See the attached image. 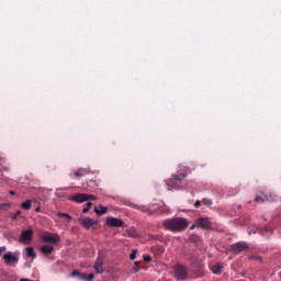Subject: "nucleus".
I'll return each mask as SVG.
<instances>
[{
  "label": "nucleus",
  "mask_w": 281,
  "mask_h": 281,
  "mask_svg": "<svg viewBox=\"0 0 281 281\" xmlns=\"http://www.w3.org/2000/svg\"><path fill=\"white\" fill-rule=\"evenodd\" d=\"M162 226L169 232H183L188 227V220L183 217L165 220Z\"/></svg>",
  "instance_id": "nucleus-1"
},
{
  "label": "nucleus",
  "mask_w": 281,
  "mask_h": 281,
  "mask_svg": "<svg viewBox=\"0 0 281 281\" xmlns=\"http://www.w3.org/2000/svg\"><path fill=\"white\" fill-rule=\"evenodd\" d=\"M187 177L186 173H173L171 178L167 180L168 188L171 190H179L181 182H183Z\"/></svg>",
  "instance_id": "nucleus-2"
},
{
  "label": "nucleus",
  "mask_w": 281,
  "mask_h": 281,
  "mask_svg": "<svg viewBox=\"0 0 281 281\" xmlns=\"http://www.w3.org/2000/svg\"><path fill=\"white\" fill-rule=\"evenodd\" d=\"M173 277L178 281L188 280V268L183 265L177 263L173 266Z\"/></svg>",
  "instance_id": "nucleus-3"
},
{
  "label": "nucleus",
  "mask_w": 281,
  "mask_h": 281,
  "mask_svg": "<svg viewBox=\"0 0 281 281\" xmlns=\"http://www.w3.org/2000/svg\"><path fill=\"white\" fill-rule=\"evenodd\" d=\"M105 256H106V252H104L102 250H99L98 258H97L95 263H94L95 273H104L103 265H104Z\"/></svg>",
  "instance_id": "nucleus-4"
},
{
  "label": "nucleus",
  "mask_w": 281,
  "mask_h": 281,
  "mask_svg": "<svg viewBox=\"0 0 281 281\" xmlns=\"http://www.w3.org/2000/svg\"><path fill=\"white\" fill-rule=\"evenodd\" d=\"M70 201H74L75 203H85V201H98V198L87 193H78L70 198Z\"/></svg>",
  "instance_id": "nucleus-5"
},
{
  "label": "nucleus",
  "mask_w": 281,
  "mask_h": 281,
  "mask_svg": "<svg viewBox=\"0 0 281 281\" xmlns=\"http://www.w3.org/2000/svg\"><path fill=\"white\" fill-rule=\"evenodd\" d=\"M43 243H49V245H58L60 243V236L54 233H47L42 237Z\"/></svg>",
  "instance_id": "nucleus-6"
},
{
  "label": "nucleus",
  "mask_w": 281,
  "mask_h": 281,
  "mask_svg": "<svg viewBox=\"0 0 281 281\" xmlns=\"http://www.w3.org/2000/svg\"><path fill=\"white\" fill-rule=\"evenodd\" d=\"M249 246L245 241H239L231 246V251L233 254H243V251H247Z\"/></svg>",
  "instance_id": "nucleus-7"
},
{
  "label": "nucleus",
  "mask_w": 281,
  "mask_h": 281,
  "mask_svg": "<svg viewBox=\"0 0 281 281\" xmlns=\"http://www.w3.org/2000/svg\"><path fill=\"white\" fill-rule=\"evenodd\" d=\"M195 226L200 227V229H210L212 224L210 223V218L207 217H200L195 221Z\"/></svg>",
  "instance_id": "nucleus-8"
},
{
  "label": "nucleus",
  "mask_w": 281,
  "mask_h": 281,
  "mask_svg": "<svg viewBox=\"0 0 281 281\" xmlns=\"http://www.w3.org/2000/svg\"><path fill=\"white\" fill-rule=\"evenodd\" d=\"M105 223L109 227H122L124 225V221L117 217H106Z\"/></svg>",
  "instance_id": "nucleus-9"
},
{
  "label": "nucleus",
  "mask_w": 281,
  "mask_h": 281,
  "mask_svg": "<svg viewBox=\"0 0 281 281\" xmlns=\"http://www.w3.org/2000/svg\"><path fill=\"white\" fill-rule=\"evenodd\" d=\"M33 236H34V232L32 229L24 231L20 235V241L30 243Z\"/></svg>",
  "instance_id": "nucleus-10"
},
{
  "label": "nucleus",
  "mask_w": 281,
  "mask_h": 281,
  "mask_svg": "<svg viewBox=\"0 0 281 281\" xmlns=\"http://www.w3.org/2000/svg\"><path fill=\"white\" fill-rule=\"evenodd\" d=\"M3 258L5 260V265H14V262H19V258L12 252L4 254Z\"/></svg>",
  "instance_id": "nucleus-11"
},
{
  "label": "nucleus",
  "mask_w": 281,
  "mask_h": 281,
  "mask_svg": "<svg viewBox=\"0 0 281 281\" xmlns=\"http://www.w3.org/2000/svg\"><path fill=\"white\" fill-rule=\"evenodd\" d=\"M81 225L85 227V229H90V227H93V225H98V221L91 217H87L81 222Z\"/></svg>",
  "instance_id": "nucleus-12"
},
{
  "label": "nucleus",
  "mask_w": 281,
  "mask_h": 281,
  "mask_svg": "<svg viewBox=\"0 0 281 281\" xmlns=\"http://www.w3.org/2000/svg\"><path fill=\"white\" fill-rule=\"evenodd\" d=\"M90 173H91V169L89 167H87V168H79L75 172V177H86V175H90Z\"/></svg>",
  "instance_id": "nucleus-13"
},
{
  "label": "nucleus",
  "mask_w": 281,
  "mask_h": 281,
  "mask_svg": "<svg viewBox=\"0 0 281 281\" xmlns=\"http://www.w3.org/2000/svg\"><path fill=\"white\" fill-rule=\"evenodd\" d=\"M127 205H131V207H135L136 210H139L140 212L151 214L150 209L146 205H136V204H133V203H127Z\"/></svg>",
  "instance_id": "nucleus-14"
},
{
  "label": "nucleus",
  "mask_w": 281,
  "mask_h": 281,
  "mask_svg": "<svg viewBox=\"0 0 281 281\" xmlns=\"http://www.w3.org/2000/svg\"><path fill=\"white\" fill-rule=\"evenodd\" d=\"M94 212L99 216H102V215L106 214V212H109V209L106 206L99 205V207L98 206L94 207Z\"/></svg>",
  "instance_id": "nucleus-15"
},
{
  "label": "nucleus",
  "mask_w": 281,
  "mask_h": 281,
  "mask_svg": "<svg viewBox=\"0 0 281 281\" xmlns=\"http://www.w3.org/2000/svg\"><path fill=\"white\" fill-rule=\"evenodd\" d=\"M70 278H79V280H87V276L86 274H81L79 270H74L70 273Z\"/></svg>",
  "instance_id": "nucleus-16"
},
{
  "label": "nucleus",
  "mask_w": 281,
  "mask_h": 281,
  "mask_svg": "<svg viewBox=\"0 0 281 281\" xmlns=\"http://www.w3.org/2000/svg\"><path fill=\"white\" fill-rule=\"evenodd\" d=\"M41 251H42V254H47V255L54 254V247H52L49 245H44V246H42Z\"/></svg>",
  "instance_id": "nucleus-17"
},
{
  "label": "nucleus",
  "mask_w": 281,
  "mask_h": 281,
  "mask_svg": "<svg viewBox=\"0 0 281 281\" xmlns=\"http://www.w3.org/2000/svg\"><path fill=\"white\" fill-rule=\"evenodd\" d=\"M26 256H27V258H36V251H34L33 247L26 248Z\"/></svg>",
  "instance_id": "nucleus-18"
},
{
  "label": "nucleus",
  "mask_w": 281,
  "mask_h": 281,
  "mask_svg": "<svg viewBox=\"0 0 281 281\" xmlns=\"http://www.w3.org/2000/svg\"><path fill=\"white\" fill-rule=\"evenodd\" d=\"M212 271L215 274H218L223 271V266H221L220 263H216L215 266L212 267Z\"/></svg>",
  "instance_id": "nucleus-19"
},
{
  "label": "nucleus",
  "mask_w": 281,
  "mask_h": 281,
  "mask_svg": "<svg viewBox=\"0 0 281 281\" xmlns=\"http://www.w3.org/2000/svg\"><path fill=\"white\" fill-rule=\"evenodd\" d=\"M30 207H32V200H26L25 202L22 203L23 210H30Z\"/></svg>",
  "instance_id": "nucleus-20"
},
{
  "label": "nucleus",
  "mask_w": 281,
  "mask_h": 281,
  "mask_svg": "<svg viewBox=\"0 0 281 281\" xmlns=\"http://www.w3.org/2000/svg\"><path fill=\"white\" fill-rule=\"evenodd\" d=\"M256 203H265V201H269V196H260V195H257L256 199H255Z\"/></svg>",
  "instance_id": "nucleus-21"
},
{
  "label": "nucleus",
  "mask_w": 281,
  "mask_h": 281,
  "mask_svg": "<svg viewBox=\"0 0 281 281\" xmlns=\"http://www.w3.org/2000/svg\"><path fill=\"white\" fill-rule=\"evenodd\" d=\"M57 216H60V218H67V221H71V215L67 214V213H57Z\"/></svg>",
  "instance_id": "nucleus-22"
},
{
  "label": "nucleus",
  "mask_w": 281,
  "mask_h": 281,
  "mask_svg": "<svg viewBox=\"0 0 281 281\" xmlns=\"http://www.w3.org/2000/svg\"><path fill=\"white\" fill-rule=\"evenodd\" d=\"M21 215V211H16L15 214L14 213H11V218L12 221H16V217Z\"/></svg>",
  "instance_id": "nucleus-23"
},
{
  "label": "nucleus",
  "mask_w": 281,
  "mask_h": 281,
  "mask_svg": "<svg viewBox=\"0 0 281 281\" xmlns=\"http://www.w3.org/2000/svg\"><path fill=\"white\" fill-rule=\"evenodd\" d=\"M133 269H134L135 273H137L139 271V261L134 262Z\"/></svg>",
  "instance_id": "nucleus-24"
},
{
  "label": "nucleus",
  "mask_w": 281,
  "mask_h": 281,
  "mask_svg": "<svg viewBox=\"0 0 281 281\" xmlns=\"http://www.w3.org/2000/svg\"><path fill=\"white\" fill-rule=\"evenodd\" d=\"M145 262H151L153 261V257L150 255L144 256L143 257Z\"/></svg>",
  "instance_id": "nucleus-25"
},
{
  "label": "nucleus",
  "mask_w": 281,
  "mask_h": 281,
  "mask_svg": "<svg viewBox=\"0 0 281 281\" xmlns=\"http://www.w3.org/2000/svg\"><path fill=\"white\" fill-rule=\"evenodd\" d=\"M8 207H10V203H2L0 204V210H8Z\"/></svg>",
  "instance_id": "nucleus-26"
},
{
  "label": "nucleus",
  "mask_w": 281,
  "mask_h": 281,
  "mask_svg": "<svg viewBox=\"0 0 281 281\" xmlns=\"http://www.w3.org/2000/svg\"><path fill=\"white\" fill-rule=\"evenodd\" d=\"M131 260H135L137 258V250H133L132 254L130 255Z\"/></svg>",
  "instance_id": "nucleus-27"
},
{
  "label": "nucleus",
  "mask_w": 281,
  "mask_h": 281,
  "mask_svg": "<svg viewBox=\"0 0 281 281\" xmlns=\"http://www.w3.org/2000/svg\"><path fill=\"white\" fill-rule=\"evenodd\" d=\"M202 202L204 203V205H207V206L212 205V200L210 199H203Z\"/></svg>",
  "instance_id": "nucleus-28"
},
{
  "label": "nucleus",
  "mask_w": 281,
  "mask_h": 281,
  "mask_svg": "<svg viewBox=\"0 0 281 281\" xmlns=\"http://www.w3.org/2000/svg\"><path fill=\"white\" fill-rule=\"evenodd\" d=\"M95 278V276L93 273L89 274L88 277H86L85 280L91 281Z\"/></svg>",
  "instance_id": "nucleus-29"
},
{
  "label": "nucleus",
  "mask_w": 281,
  "mask_h": 281,
  "mask_svg": "<svg viewBox=\"0 0 281 281\" xmlns=\"http://www.w3.org/2000/svg\"><path fill=\"white\" fill-rule=\"evenodd\" d=\"M278 196L276 194H270V196L268 198L269 201H276Z\"/></svg>",
  "instance_id": "nucleus-30"
},
{
  "label": "nucleus",
  "mask_w": 281,
  "mask_h": 281,
  "mask_svg": "<svg viewBox=\"0 0 281 281\" xmlns=\"http://www.w3.org/2000/svg\"><path fill=\"white\" fill-rule=\"evenodd\" d=\"M5 246L0 247V257L3 256V252H5Z\"/></svg>",
  "instance_id": "nucleus-31"
},
{
  "label": "nucleus",
  "mask_w": 281,
  "mask_h": 281,
  "mask_svg": "<svg viewBox=\"0 0 281 281\" xmlns=\"http://www.w3.org/2000/svg\"><path fill=\"white\" fill-rule=\"evenodd\" d=\"M194 207H201V201H195V203H194Z\"/></svg>",
  "instance_id": "nucleus-32"
},
{
  "label": "nucleus",
  "mask_w": 281,
  "mask_h": 281,
  "mask_svg": "<svg viewBox=\"0 0 281 281\" xmlns=\"http://www.w3.org/2000/svg\"><path fill=\"white\" fill-rule=\"evenodd\" d=\"M89 206H86L83 210H82V214H87V212H89Z\"/></svg>",
  "instance_id": "nucleus-33"
},
{
  "label": "nucleus",
  "mask_w": 281,
  "mask_h": 281,
  "mask_svg": "<svg viewBox=\"0 0 281 281\" xmlns=\"http://www.w3.org/2000/svg\"><path fill=\"white\" fill-rule=\"evenodd\" d=\"M92 205H93V203H91V202H88V203H87V207H88L89 210H91Z\"/></svg>",
  "instance_id": "nucleus-34"
},
{
  "label": "nucleus",
  "mask_w": 281,
  "mask_h": 281,
  "mask_svg": "<svg viewBox=\"0 0 281 281\" xmlns=\"http://www.w3.org/2000/svg\"><path fill=\"white\" fill-rule=\"evenodd\" d=\"M194 227H196V222L193 225H191L190 229H194Z\"/></svg>",
  "instance_id": "nucleus-35"
},
{
  "label": "nucleus",
  "mask_w": 281,
  "mask_h": 281,
  "mask_svg": "<svg viewBox=\"0 0 281 281\" xmlns=\"http://www.w3.org/2000/svg\"><path fill=\"white\" fill-rule=\"evenodd\" d=\"M35 212H41V206H37V207L35 209Z\"/></svg>",
  "instance_id": "nucleus-36"
},
{
  "label": "nucleus",
  "mask_w": 281,
  "mask_h": 281,
  "mask_svg": "<svg viewBox=\"0 0 281 281\" xmlns=\"http://www.w3.org/2000/svg\"><path fill=\"white\" fill-rule=\"evenodd\" d=\"M9 194H11V196H14V191H10Z\"/></svg>",
  "instance_id": "nucleus-37"
},
{
  "label": "nucleus",
  "mask_w": 281,
  "mask_h": 281,
  "mask_svg": "<svg viewBox=\"0 0 281 281\" xmlns=\"http://www.w3.org/2000/svg\"><path fill=\"white\" fill-rule=\"evenodd\" d=\"M251 258H254L255 260H260V258H259V257H251Z\"/></svg>",
  "instance_id": "nucleus-38"
},
{
  "label": "nucleus",
  "mask_w": 281,
  "mask_h": 281,
  "mask_svg": "<svg viewBox=\"0 0 281 281\" xmlns=\"http://www.w3.org/2000/svg\"><path fill=\"white\" fill-rule=\"evenodd\" d=\"M195 240H199V237H195Z\"/></svg>",
  "instance_id": "nucleus-39"
}]
</instances>
